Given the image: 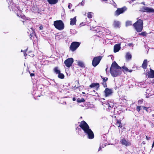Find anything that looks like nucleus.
Listing matches in <instances>:
<instances>
[{"instance_id":"obj_1","label":"nucleus","mask_w":154,"mask_h":154,"mask_svg":"<svg viewBox=\"0 0 154 154\" xmlns=\"http://www.w3.org/2000/svg\"><path fill=\"white\" fill-rule=\"evenodd\" d=\"M79 126L85 134L87 135L89 139H92L94 138V135L93 132L90 129L89 126L85 121H82Z\"/></svg>"},{"instance_id":"obj_2","label":"nucleus","mask_w":154,"mask_h":154,"mask_svg":"<svg viewBox=\"0 0 154 154\" xmlns=\"http://www.w3.org/2000/svg\"><path fill=\"white\" fill-rule=\"evenodd\" d=\"M110 72L113 77H116L121 74L122 68L118 66L115 61H114L111 65L110 68Z\"/></svg>"},{"instance_id":"obj_3","label":"nucleus","mask_w":154,"mask_h":154,"mask_svg":"<svg viewBox=\"0 0 154 154\" xmlns=\"http://www.w3.org/2000/svg\"><path fill=\"white\" fill-rule=\"evenodd\" d=\"M133 25L137 32H141L143 28V21L139 19Z\"/></svg>"},{"instance_id":"obj_4","label":"nucleus","mask_w":154,"mask_h":154,"mask_svg":"<svg viewBox=\"0 0 154 154\" xmlns=\"http://www.w3.org/2000/svg\"><path fill=\"white\" fill-rule=\"evenodd\" d=\"M54 25L56 29L59 30H62L64 28V24L61 20L54 21Z\"/></svg>"},{"instance_id":"obj_5","label":"nucleus","mask_w":154,"mask_h":154,"mask_svg":"<svg viewBox=\"0 0 154 154\" xmlns=\"http://www.w3.org/2000/svg\"><path fill=\"white\" fill-rule=\"evenodd\" d=\"M102 57L100 56L94 57L92 62V65L94 67L97 65L99 63Z\"/></svg>"},{"instance_id":"obj_6","label":"nucleus","mask_w":154,"mask_h":154,"mask_svg":"<svg viewBox=\"0 0 154 154\" xmlns=\"http://www.w3.org/2000/svg\"><path fill=\"white\" fill-rule=\"evenodd\" d=\"M127 9V8L125 7H124L121 8H118L115 12V15L117 16L124 12Z\"/></svg>"},{"instance_id":"obj_7","label":"nucleus","mask_w":154,"mask_h":154,"mask_svg":"<svg viewBox=\"0 0 154 154\" xmlns=\"http://www.w3.org/2000/svg\"><path fill=\"white\" fill-rule=\"evenodd\" d=\"M79 43L77 42H73L71 45L70 49L72 51H73L79 47Z\"/></svg>"},{"instance_id":"obj_8","label":"nucleus","mask_w":154,"mask_h":154,"mask_svg":"<svg viewBox=\"0 0 154 154\" xmlns=\"http://www.w3.org/2000/svg\"><path fill=\"white\" fill-rule=\"evenodd\" d=\"M73 62V59L72 58H69L66 60L64 62L66 66L69 68L72 64Z\"/></svg>"},{"instance_id":"obj_9","label":"nucleus","mask_w":154,"mask_h":154,"mask_svg":"<svg viewBox=\"0 0 154 154\" xmlns=\"http://www.w3.org/2000/svg\"><path fill=\"white\" fill-rule=\"evenodd\" d=\"M104 92L106 97L109 96L112 93V90L111 89L108 88H106Z\"/></svg>"},{"instance_id":"obj_10","label":"nucleus","mask_w":154,"mask_h":154,"mask_svg":"<svg viewBox=\"0 0 154 154\" xmlns=\"http://www.w3.org/2000/svg\"><path fill=\"white\" fill-rule=\"evenodd\" d=\"M144 10V11L149 12V13H153L154 12V9L152 8H149L146 7H144L143 8Z\"/></svg>"},{"instance_id":"obj_11","label":"nucleus","mask_w":154,"mask_h":154,"mask_svg":"<svg viewBox=\"0 0 154 154\" xmlns=\"http://www.w3.org/2000/svg\"><path fill=\"white\" fill-rule=\"evenodd\" d=\"M121 141L122 144L126 146H130L131 145V143L130 142L125 139H122Z\"/></svg>"},{"instance_id":"obj_12","label":"nucleus","mask_w":154,"mask_h":154,"mask_svg":"<svg viewBox=\"0 0 154 154\" xmlns=\"http://www.w3.org/2000/svg\"><path fill=\"white\" fill-rule=\"evenodd\" d=\"M150 70V71L148 72L147 76L149 78H154V71L151 68Z\"/></svg>"},{"instance_id":"obj_13","label":"nucleus","mask_w":154,"mask_h":154,"mask_svg":"<svg viewBox=\"0 0 154 154\" xmlns=\"http://www.w3.org/2000/svg\"><path fill=\"white\" fill-rule=\"evenodd\" d=\"M120 49V45L119 44H116L114 47V52H116L119 51Z\"/></svg>"},{"instance_id":"obj_14","label":"nucleus","mask_w":154,"mask_h":154,"mask_svg":"<svg viewBox=\"0 0 154 154\" xmlns=\"http://www.w3.org/2000/svg\"><path fill=\"white\" fill-rule=\"evenodd\" d=\"M91 88H94L95 89L97 90L99 87V84L97 83H93L90 85Z\"/></svg>"},{"instance_id":"obj_15","label":"nucleus","mask_w":154,"mask_h":154,"mask_svg":"<svg viewBox=\"0 0 154 154\" xmlns=\"http://www.w3.org/2000/svg\"><path fill=\"white\" fill-rule=\"evenodd\" d=\"M76 22V17L70 19V25L72 26L75 25Z\"/></svg>"},{"instance_id":"obj_16","label":"nucleus","mask_w":154,"mask_h":154,"mask_svg":"<svg viewBox=\"0 0 154 154\" xmlns=\"http://www.w3.org/2000/svg\"><path fill=\"white\" fill-rule=\"evenodd\" d=\"M121 23L120 22L116 20L114 21L113 25V26L116 28L119 27Z\"/></svg>"},{"instance_id":"obj_17","label":"nucleus","mask_w":154,"mask_h":154,"mask_svg":"<svg viewBox=\"0 0 154 154\" xmlns=\"http://www.w3.org/2000/svg\"><path fill=\"white\" fill-rule=\"evenodd\" d=\"M48 2L51 5H54L57 3L58 0H47Z\"/></svg>"},{"instance_id":"obj_18","label":"nucleus","mask_w":154,"mask_h":154,"mask_svg":"<svg viewBox=\"0 0 154 154\" xmlns=\"http://www.w3.org/2000/svg\"><path fill=\"white\" fill-rule=\"evenodd\" d=\"M147 66V60H145L142 65V67L143 69H146Z\"/></svg>"},{"instance_id":"obj_19","label":"nucleus","mask_w":154,"mask_h":154,"mask_svg":"<svg viewBox=\"0 0 154 154\" xmlns=\"http://www.w3.org/2000/svg\"><path fill=\"white\" fill-rule=\"evenodd\" d=\"M125 57L126 60H131L132 57L131 55L129 52L127 53Z\"/></svg>"},{"instance_id":"obj_20","label":"nucleus","mask_w":154,"mask_h":154,"mask_svg":"<svg viewBox=\"0 0 154 154\" xmlns=\"http://www.w3.org/2000/svg\"><path fill=\"white\" fill-rule=\"evenodd\" d=\"M77 63H78V65L82 67L84 66V64L83 62L81 61H77Z\"/></svg>"},{"instance_id":"obj_21","label":"nucleus","mask_w":154,"mask_h":154,"mask_svg":"<svg viewBox=\"0 0 154 154\" xmlns=\"http://www.w3.org/2000/svg\"><path fill=\"white\" fill-rule=\"evenodd\" d=\"M122 68L125 71H128L129 72H131L132 71V70L129 69L127 67L125 66L122 67Z\"/></svg>"},{"instance_id":"obj_22","label":"nucleus","mask_w":154,"mask_h":154,"mask_svg":"<svg viewBox=\"0 0 154 154\" xmlns=\"http://www.w3.org/2000/svg\"><path fill=\"white\" fill-rule=\"evenodd\" d=\"M107 103V105L109 109H110V108H111L113 107V104L112 103H109V101H108Z\"/></svg>"},{"instance_id":"obj_23","label":"nucleus","mask_w":154,"mask_h":154,"mask_svg":"<svg viewBox=\"0 0 154 154\" xmlns=\"http://www.w3.org/2000/svg\"><path fill=\"white\" fill-rule=\"evenodd\" d=\"M93 15V13L92 12H89L88 13L87 17L89 18H91Z\"/></svg>"},{"instance_id":"obj_24","label":"nucleus","mask_w":154,"mask_h":154,"mask_svg":"<svg viewBox=\"0 0 154 154\" xmlns=\"http://www.w3.org/2000/svg\"><path fill=\"white\" fill-rule=\"evenodd\" d=\"M85 101L84 98H78L77 99V101L78 103L84 102Z\"/></svg>"},{"instance_id":"obj_25","label":"nucleus","mask_w":154,"mask_h":154,"mask_svg":"<svg viewBox=\"0 0 154 154\" xmlns=\"http://www.w3.org/2000/svg\"><path fill=\"white\" fill-rule=\"evenodd\" d=\"M102 1H107V0H102ZM110 3L112 4V5H113L114 7H116V4L115 3V2L112 0H111V1H110Z\"/></svg>"},{"instance_id":"obj_26","label":"nucleus","mask_w":154,"mask_h":154,"mask_svg":"<svg viewBox=\"0 0 154 154\" xmlns=\"http://www.w3.org/2000/svg\"><path fill=\"white\" fill-rule=\"evenodd\" d=\"M121 122V121H117L116 123V125L118 127L121 128L122 127V126Z\"/></svg>"},{"instance_id":"obj_27","label":"nucleus","mask_w":154,"mask_h":154,"mask_svg":"<svg viewBox=\"0 0 154 154\" xmlns=\"http://www.w3.org/2000/svg\"><path fill=\"white\" fill-rule=\"evenodd\" d=\"M54 72L56 74H59L60 73V71L59 69H58V68L57 67H56L54 69Z\"/></svg>"},{"instance_id":"obj_28","label":"nucleus","mask_w":154,"mask_h":154,"mask_svg":"<svg viewBox=\"0 0 154 154\" xmlns=\"http://www.w3.org/2000/svg\"><path fill=\"white\" fill-rule=\"evenodd\" d=\"M58 77L60 78L63 79L64 78V76L63 74L60 73L58 74Z\"/></svg>"},{"instance_id":"obj_29","label":"nucleus","mask_w":154,"mask_h":154,"mask_svg":"<svg viewBox=\"0 0 154 154\" xmlns=\"http://www.w3.org/2000/svg\"><path fill=\"white\" fill-rule=\"evenodd\" d=\"M132 22L131 21H127L126 22V26H128L130 25H131L132 24Z\"/></svg>"},{"instance_id":"obj_30","label":"nucleus","mask_w":154,"mask_h":154,"mask_svg":"<svg viewBox=\"0 0 154 154\" xmlns=\"http://www.w3.org/2000/svg\"><path fill=\"white\" fill-rule=\"evenodd\" d=\"M142 106H138L137 107V111L138 112H139L140 109H141L142 108Z\"/></svg>"},{"instance_id":"obj_31","label":"nucleus","mask_w":154,"mask_h":154,"mask_svg":"<svg viewBox=\"0 0 154 154\" xmlns=\"http://www.w3.org/2000/svg\"><path fill=\"white\" fill-rule=\"evenodd\" d=\"M140 35H142L143 36H146V32H142L141 33H140L139 34Z\"/></svg>"},{"instance_id":"obj_32","label":"nucleus","mask_w":154,"mask_h":154,"mask_svg":"<svg viewBox=\"0 0 154 154\" xmlns=\"http://www.w3.org/2000/svg\"><path fill=\"white\" fill-rule=\"evenodd\" d=\"M70 32L72 34H74V32H75V30L73 29H71L70 30Z\"/></svg>"},{"instance_id":"obj_33","label":"nucleus","mask_w":154,"mask_h":154,"mask_svg":"<svg viewBox=\"0 0 154 154\" xmlns=\"http://www.w3.org/2000/svg\"><path fill=\"white\" fill-rule=\"evenodd\" d=\"M143 103V101L142 100H139L138 101V103L139 104H141Z\"/></svg>"},{"instance_id":"obj_34","label":"nucleus","mask_w":154,"mask_h":154,"mask_svg":"<svg viewBox=\"0 0 154 154\" xmlns=\"http://www.w3.org/2000/svg\"><path fill=\"white\" fill-rule=\"evenodd\" d=\"M72 6V4H71V3H69V4L68 5V8L69 9H71Z\"/></svg>"},{"instance_id":"obj_35","label":"nucleus","mask_w":154,"mask_h":154,"mask_svg":"<svg viewBox=\"0 0 154 154\" xmlns=\"http://www.w3.org/2000/svg\"><path fill=\"white\" fill-rule=\"evenodd\" d=\"M145 110L147 112H149L151 111L149 107H147Z\"/></svg>"},{"instance_id":"obj_36","label":"nucleus","mask_w":154,"mask_h":154,"mask_svg":"<svg viewBox=\"0 0 154 154\" xmlns=\"http://www.w3.org/2000/svg\"><path fill=\"white\" fill-rule=\"evenodd\" d=\"M103 85L104 87H105L106 86V83L105 82H103Z\"/></svg>"},{"instance_id":"obj_37","label":"nucleus","mask_w":154,"mask_h":154,"mask_svg":"<svg viewBox=\"0 0 154 154\" xmlns=\"http://www.w3.org/2000/svg\"><path fill=\"white\" fill-rule=\"evenodd\" d=\"M103 82H106L107 80L108 79L107 78H103Z\"/></svg>"},{"instance_id":"obj_38","label":"nucleus","mask_w":154,"mask_h":154,"mask_svg":"<svg viewBox=\"0 0 154 154\" xmlns=\"http://www.w3.org/2000/svg\"><path fill=\"white\" fill-rule=\"evenodd\" d=\"M85 25V23H81L80 24V26H82Z\"/></svg>"},{"instance_id":"obj_39","label":"nucleus","mask_w":154,"mask_h":154,"mask_svg":"<svg viewBox=\"0 0 154 154\" xmlns=\"http://www.w3.org/2000/svg\"><path fill=\"white\" fill-rule=\"evenodd\" d=\"M128 45L131 46L133 45V44L132 43H129L128 44Z\"/></svg>"},{"instance_id":"obj_40","label":"nucleus","mask_w":154,"mask_h":154,"mask_svg":"<svg viewBox=\"0 0 154 154\" xmlns=\"http://www.w3.org/2000/svg\"><path fill=\"white\" fill-rule=\"evenodd\" d=\"M85 4V2L84 1V0L82 1L81 3V5H84Z\"/></svg>"},{"instance_id":"obj_41","label":"nucleus","mask_w":154,"mask_h":154,"mask_svg":"<svg viewBox=\"0 0 154 154\" xmlns=\"http://www.w3.org/2000/svg\"><path fill=\"white\" fill-rule=\"evenodd\" d=\"M142 108L143 109L146 110V108L147 107H145V106H142Z\"/></svg>"},{"instance_id":"obj_42","label":"nucleus","mask_w":154,"mask_h":154,"mask_svg":"<svg viewBox=\"0 0 154 154\" xmlns=\"http://www.w3.org/2000/svg\"><path fill=\"white\" fill-rule=\"evenodd\" d=\"M150 137H148L147 136H146V139L147 140H149L150 139Z\"/></svg>"},{"instance_id":"obj_43","label":"nucleus","mask_w":154,"mask_h":154,"mask_svg":"<svg viewBox=\"0 0 154 154\" xmlns=\"http://www.w3.org/2000/svg\"><path fill=\"white\" fill-rule=\"evenodd\" d=\"M27 50V49H26V50H25L24 51H23V50H22L21 51L22 52H26V51Z\"/></svg>"},{"instance_id":"obj_44","label":"nucleus","mask_w":154,"mask_h":154,"mask_svg":"<svg viewBox=\"0 0 154 154\" xmlns=\"http://www.w3.org/2000/svg\"><path fill=\"white\" fill-rule=\"evenodd\" d=\"M43 27L42 26H40L39 27V29L41 30H42V29H43Z\"/></svg>"},{"instance_id":"obj_45","label":"nucleus","mask_w":154,"mask_h":154,"mask_svg":"<svg viewBox=\"0 0 154 154\" xmlns=\"http://www.w3.org/2000/svg\"><path fill=\"white\" fill-rule=\"evenodd\" d=\"M72 100L73 101H75L76 100V99L75 98V97H74L72 99Z\"/></svg>"},{"instance_id":"obj_46","label":"nucleus","mask_w":154,"mask_h":154,"mask_svg":"<svg viewBox=\"0 0 154 154\" xmlns=\"http://www.w3.org/2000/svg\"><path fill=\"white\" fill-rule=\"evenodd\" d=\"M154 146V141H153V142L152 144V147L153 148Z\"/></svg>"},{"instance_id":"obj_47","label":"nucleus","mask_w":154,"mask_h":154,"mask_svg":"<svg viewBox=\"0 0 154 154\" xmlns=\"http://www.w3.org/2000/svg\"><path fill=\"white\" fill-rule=\"evenodd\" d=\"M30 29H31V30L32 31V32H33V29L32 28V27H31V28H30Z\"/></svg>"},{"instance_id":"obj_48","label":"nucleus","mask_w":154,"mask_h":154,"mask_svg":"<svg viewBox=\"0 0 154 154\" xmlns=\"http://www.w3.org/2000/svg\"><path fill=\"white\" fill-rule=\"evenodd\" d=\"M101 146H100V147L99 148L98 151H100L101 149Z\"/></svg>"},{"instance_id":"obj_49","label":"nucleus","mask_w":154,"mask_h":154,"mask_svg":"<svg viewBox=\"0 0 154 154\" xmlns=\"http://www.w3.org/2000/svg\"><path fill=\"white\" fill-rule=\"evenodd\" d=\"M26 55H27V54L25 53V52H24V55L25 56H26Z\"/></svg>"},{"instance_id":"obj_50","label":"nucleus","mask_w":154,"mask_h":154,"mask_svg":"<svg viewBox=\"0 0 154 154\" xmlns=\"http://www.w3.org/2000/svg\"><path fill=\"white\" fill-rule=\"evenodd\" d=\"M34 75V74H31V76H33Z\"/></svg>"},{"instance_id":"obj_51","label":"nucleus","mask_w":154,"mask_h":154,"mask_svg":"<svg viewBox=\"0 0 154 154\" xmlns=\"http://www.w3.org/2000/svg\"><path fill=\"white\" fill-rule=\"evenodd\" d=\"M82 93L83 94H85V93L84 92H82Z\"/></svg>"},{"instance_id":"obj_52","label":"nucleus","mask_w":154,"mask_h":154,"mask_svg":"<svg viewBox=\"0 0 154 154\" xmlns=\"http://www.w3.org/2000/svg\"><path fill=\"white\" fill-rule=\"evenodd\" d=\"M72 11H74V9H72Z\"/></svg>"},{"instance_id":"obj_53","label":"nucleus","mask_w":154,"mask_h":154,"mask_svg":"<svg viewBox=\"0 0 154 154\" xmlns=\"http://www.w3.org/2000/svg\"><path fill=\"white\" fill-rule=\"evenodd\" d=\"M107 68H106V70H107Z\"/></svg>"}]
</instances>
